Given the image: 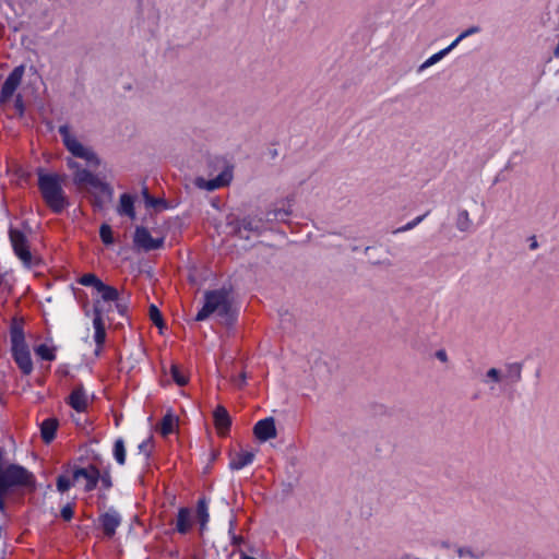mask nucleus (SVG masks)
<instances>
[{"instance_id": "nucleus-48", "label": "nucleus", "mask_w": 559, "mask_h": 559, "mask_svg": "<svg viewBox=\"0 0 559 559\" xmlns=\"http://www.w3.org/2000/svg\"><path fill=\"white\" fill-rule=\"evenodd\" d=\"M554 56H555L556 58H559V40H558L557 46H556V47H555V49H554Z\"/></svg>"}, {"instance_id": "nucleus-35", "label": "nucleus", "mask_w": 559, "mask_h": 559, "mask_svg": "<svg viewBox=\"0 0 559 559\" xmlns=\"http://www.w3.org/2000/svg\"><path fill=\"white\" fill-rule=\"evenodd\" d=\"M73 478L70 477V476H67V475H61L58 477L57 479V489L60 491V492H64L67 491L68 489L71 488V486L73 485Z\"/></svg>"}, {"instance_id": "nucleus-1", "label": "nucleus", "mask_w": 559, "mask_h": 559, "mask_svg": "<svg viewBox=\"0 0 559 559\" xmlns=\"http://www.w3.org/2000/svg\"><path fill=\"white\" fill-rule=\"evenodd\" d=\"M63 178L57 174H39L38 188L47 206L55 213L62 212L68 206L62 189Z\"/></svg>"}, {"instance_id": "nucleus-5", "label": "nucleus", "mask_w": 559, "mask_h": 559, "mask_svg": "<svg viewBox=\"0 0 559 559\" xmlns=\"http://www.w3.org/2000/svg\"><path fill=\"white\" fill-rule=\"evenodd\" d=\"M67 165L73 170V181L75 185L86 188L87 190H91L92 188H100L108 195L107 185L100 181L91 171L81 168L79 164L71 158L68 159Z\"/></svg>"}, {"instance_id": "nucleus-10", "label": "nucleus", "mask_w": 559, "mask_h": 559, "mask_svg": "<svg viewBox=\"0 0 559 559\" xmlns=\"http://www.w3.org/2000/svg\"><path fill=\"white\" fill-rule=\"evenodd\" d=\"M133 241L138 248L144 251H151L163 247L164 237L153 238L146 228L138 227L134 233Z\"/></svg>"}, {"instance_id": "nucleus-2", "label": "nucleus", "mask_w": 559, "mask_h": 559, "mask_svg": "<svg viewBox=\"0 0 559 559\" xmlns=\"http://www.w3.org/2000/svg\"><path fill=\"white\" fill-rule=\"evenodd\" d=\"M212 314H215L224 324H230L234 320V312L225 292H206L204 295V305L197 313L195 320L203 321Z\"/></svg>"}, {"instance_id": "nucleus-44", "label": "nucleus", "mask_w": 559, "mask_h": 559, "mask_svg": "<svg viewBox=\"0 0 559 559\" xmlns=\"http://www.w3.org/2000/svg\"><path fill=\"white\" fill-rule=\"evenodd\" d=\"M436 358L443 364H447L449 360L448 354L445 349H438L435 354Z\"/></svg>"}, {"instance_id": "nucleus-31", "label": "nucleus", "mask_w": 559, "mask_h": 559, "mask_svg": "<svg viewBox=\"0 0 559 559\" xmlns=\"http://www.w3.org/2000/svg\"><path fill=\"white\" fill-rule=\"evenodd\" d=\"M260 221H255L252 217H245L239 223V233L241 229L250 231H259L261 229Z\"/></svg>"}, {"instance_id": "nucleus-51", "label": "nucleus", "mask_w": 559, "mask_h": 559, "mask_svg": "<svg viewBox=\"0 0 559 559\" xmlns=\"http://www.w3.org/2000/svg\"><path fill=\"white\" fill-rule=\"evenodd\" d=\"M435 559H449V558H445V557H436Z\"/></svg>"}, {"instance_id": "nucleus-39", "label": "nucleus", "mask_w": 559, "mask_h": 559, "mask_svg": "<svg viewBox=\"0 0 559 559\" xmlns=\"http://www.w3.org/2000/svg\"><path fill=\"white\" fill-rule=\"evenodd\" d=\"M143 197H144L145 205L147 207H156L158 204L162 203V201L159 199L151 197L146 188L143 190Z\"/></svg>"}, {"instance_id": "nucleus-6", "label": "nucleus", "mask_w": 559, "mask_h": 559, "mask_svg": "<svg viewBox=\"0 0 559 559\" xmlns=\"http://www.w3.org/2000/svg\"><path fill=\"white\" fill-rule=\"evenodd\" d=\"M12 354L22 372L29 374L33 371V362L27 345L20 332L12 333Z\"/></svg>"}, {"instance_id": "nucleus-28", "label": "nucleus", "mask_w": 559, "mask_h": 559, "mask_svg": "<svg viewBox=\"0 0 559 559\" xmlns=\"http://www.w3.org/2000/svg\"><path fill=\"white\" fill-rule=\"evenodd\" d=\"M96 290L100 294L103 300L105 301H115L119 296V293L115 287L108 286L104 283H99V287Z\"/></svg>"}, {"instance_id": "nucleus-8", "label": "nucleus", "mask_w": 559, "mask_h": 559, "mask_svg": "<svg viewBox=\"0 0 559 559\" xmlns=\"http://www.w3.org/2000/svg\"><path fill=\"white\" fill-rule=\"evenodd\" d=\"M25 73V67L19 66L13 69V71L9 74L7 80L4 81L1 93H0V103L7 104L13 97L17 87L20 86L22 79Z\"/></svg>"}, {"instance_id": "nucleus-19", "label": "nucleus", "mask_w": 559, "mask_h": 559, "mask_svg": "<svg viewBox=\"0 0 559 559\" xmlns=\"http://www.w3.org/2000/svg\"><path fill=\"white\" fill-rule=\"evenodd\" d=\"M523 366L521 362H510L504 366L503 379L507 384H515L522 379Z\"/></svg>"}, {"instance_id": "nucleus-15", "label": "nucleus", "mask_w": 559, "mask_h": 559, "mask_svg": "<svg viewBox=\"0 0 559 559\" xmlns=\"http://www.w3.org/2000/svg\"><path fill=\"white\" fill-rule=\"evenodd\" d=\"M99 522L105 535L111 537L115 535L117 527L121 523V516L117 511L109 510L100 515Z\"/></svg>"}, {"instance_id": "nucleus-26", "label": "nucleus", "mask_w": 559, "mask_h": 559, "mask_svg": "<svg viewBox=\"0 0 559 559\" xmlns=\"http://www.w3.org/2000/svg\"><path fill=\"white\" fill-rule=\"evenodd\" d=\"M177 427V418L170 414H167L164 416L160 425H159V431L163 436H168L175 431Z\"/></svg>"}, {"instance_id": "nucleus-9", "label": "nucleus", "mask_w": 559, "mask_h": 559, "mask_svg": "<svg viewBox=\"0 0 559 559\" xmlns=\"http://www.w3.org/2000/svg\"><path fill=\"white\" fill-rule=\"evenodd\" d=\"M73 481L82 485L85 491L93 490L98 481L99 472L94 466L78 468L72 474Z\"/></svg>"}, {"instance_id": "nucleus-25", "label": "nucleus", "mask_w": 559, "mask_h": 559, "mask_svg": "<svg viewBox=\"0 0 559 559\" xmlns=\"http://www.w3.org/2000/svg\"><path fill=\"white\" fill-rule=\"evenodd\" d=\"M58 427V421L55 418H47L41 423L40 431L45 442L49 443L53 440Z\"/></svg>"}, {"instance_id": "nucleus-3", "label": "nucleus", "mask_w": 559, "mask_h": 559, "mask_svg": "<svg viewBox=\"0 0 559 559\" xmlns=\"http://www.w3.org/2000/svg\"><path fill=\"white\" fill-rule=\"evenodd\" d=\"M33 484V475L19 465L0 464V510L4 509V498L14 488Z\"/></svg>"}, {"instance_id": "nucleus-17", "label": "nucleus", "mask_w": 559, "mask_h": 559, "mask_svg": "<svg viewBox=\"0 0 559 559\" xmlns=\"http://www.w3.org/2000/svg\"><path fill=\"white\" fill-rule=\"evenodd\" d=\"M93 326H94V330H95L94 340H95L96 345H97L95 354L99 355V353L102 350V347H103V344L105 343V340H106V330H105V325H104V322H103V319H102V314H100V312L97 309H95V317L93 319Z\"/></svg>"}, {"instance_id": "nucleus-16", "label": "nucleus", "mask_w": 559, "mask_h": 559, "mask_svg": "<svg viewBox=\"0 0 559 559\" xmlns=\"http://www.w3.org/2000/svg\"><path fill=\"white\" fill-rule=\"evenodd\" d=\"M90 400L83 386L75 388L69 396V404L76 412H85L87 409Z\"/></svg>"}, {"instance_id": "nucleus-43", "label": "nucleus", "mask_w": 559, "mask_h": 559, "mask_svg": "<svg viewBox=\"0 0 559 559\" xmlns=\"http://www.w3.org/2000/svg\"><path fill=\"white\" fill-rule=\"evenodd\" d=\"M479 32H480V28H479L478 26H471V27H468L467 29H465L464 32H462V33L460 34V36H461V38H463V39H464V38H466V37H468V36H472V35H474V34H477V33H479Z\"/></svg>"}, {"instance_id": "nucleus-40", "label": "nucleus", "mask_w": 559, "mask_h": 559, "mask_svg": "<svg viewBox=\"0 0 559 559\" xmlns=\"http://www.w3.org/2000/svg\"><path fill=\"white\" fill-rule=\"evenodd\" d=\"M469 225V215L467 211H462L459 214V228L461 230L466 229V227Z\"/></svg>"}, {"instance_id": "nucleus-12", "label": "nucleus", "mask_w": 559, "mask_h": 559, "mask_svg": "<svg viewBox=\"0 0 559 559\" xmlns=\"http://www.w3.org/2000/svg\"><path fill=\"white\" fill-rule=\"evenodd\" d=\"M253 433L255 438L261 442H265L270 439L275 438L277 431L274 418L266 417L264 419L259 420L253 427Z\"/></svg>"}, {"instance_id": "nucleus-33", "label": "nucleus", "mask_w": 559, "mask_h": 559, "mask_svg": "<svg viewBox=\"0 0 559 559\" xmlns=\"http://www.w3.org/2000/svg\"><path fill=\"white\" fill-rule=\"evenodd\" d=\"M443 58H444V56H443V52H441V50L433 53L418 67V72L425 71L426 69H428V68L432 67L433 64L438 63L439 61H441Z\"/></svg>"}, {"instance_id": "nucleus-11", "label": "nucleus", "mask_w": 559, "mask_h": 559, "mask_svg": "<svg viewBox=\"0 0 559 559\" xmlns=\"http://www.w3.org/2000/svg\"><path fill=\"white\" fill-rule=\"evenodd\" d=\"M233 174L229 169H225L217 177L206 180L202 177H197L193 181L194 186L199 189L206 191H214L219 188L226 187L231 181Z\"/></svg>"}, {"instance_id": "nucleus-22", "label": "nucleus", "mask_w": 559, "mask_h": 559, "mask_svg": "<svg viewBox=\"0 0 559 559\" xmlns=\"http://www.w3.org/2000/svg\"><path fill=\"white\" fill-rule=\"evenodd\" d=\"M192 526L191 511L188 508H181L178 511L176 520V530L180 534H186Z\"/></svg>"}, {"instance_id": "nucleus-37", "label": "nucleus", "mask_w": 559, "mask_h": 559, "mask_svg": "<svg viewBox=\"0 0 559 559\" xmlns=\"http://www.w3.org/2000/svg\"><path fill=\"white\" fill-rule=\"evenodd\" d=\"M148 314H150V319L156 326H158V328L163 326L162 313L159 312L158 308L155 305L150 306Z\"/></svg>"}, {"instance_id": "nucleus-24", "label": "nucleus", "mask_w": 559, "mask_h": 559, "mask_svg": "<svg viewBox=\"0 0 559 559\" xmlns=\"http://www.w3.org/2000/svg\"><path fill=\"white\" fill-rule=\"evenodd\" d=\"M117 211L120 215H126V216L130 217L131 219H134L135 212H134L133 198L127 193L122 194L120 197V203H119Z\"/></svg>"}, {"instance_id": "nucleus-45", "label": "nucleus", "mask_w": 559, "mask_h": 559, "mask_svg": "<svg viewBox=\"0 0 559 559\" xmlns=\"http://www.w3.org/2000/svg\"><path fill=\"white\" fill-rule=\"evenodd\" d=\"M15 109L19 111L20 115H23L24 112V104L21 95H17L15 97L14 102Z\"/></svg>"}, {"instance_id": "nucleus-27", "label": "nucleus", "mask_w": 559, "mask_h": 559, "mask_svg": "<svg viewBox=\"0 0 559 559\" xmlns=\"http://www.w3.org/2000/svg\"><path fill=\"white\" fill-rule=\"evenodd\" d=\"M198 519L200 521L201 530H204L209 522V504L205 499H200L197 507Z\"/></svg>"}, {"instance_id": "nucleus-42", "label": "nucleus", "mask_w": 559, "mask_h": 559, "mask_svg": "<svg viewBox=\"0 0 559 559\" xmlns=\"http://www.w3.org/2000/svg\"><path fill=\"white\" fill-rule=\"evenodd\" d=\"M461 40H463V38H461V36L459 35L448 47L441 50V52H443V56L445 57L448 53H450L459 45Z\"/></svg>"}, {"instance_id": "nucleus-34", "label": "nucleus", "mask_w": 559, "mask_h": 559, "mask_svg": "<svg viewBox=\"0 0 559 559\" xmlns=\"http://www.w3.org/2000/svg\"><path fill=\"white\" fill-rule=\"evenodd\" d=\"M79 283L84 286H94L96 289L99 287V283H103L99 278H97L94 274L87 273L84 274Z\"/></svg>"}, {"instance_id": "nucleus-18", "label": "nucleus", "mask_w": 559, "mask_h": 559, "mask_svg": "<svg viewBox=\"0 0 559 559\" xmlns=\"http://www.w3.org/2000/svg\"><path fill=\"white\" fill-rule=\"evenodd\" d=\"M214 424L217 429V432L224 436L230 426V417L228 412L223 406H217L213 413Z\"/></svg>"}, {"instance_id": "nucleus-36", "label": "nucleus", "mask_w": 559, "mask_h": 559, "mask_svg": "<svg viewBox=\"0 0 559 559\" xmlns=\"http://www.w3.org/2000/svg\"><path fill=\"white\" fill-rule=\"evenodd\" d=\"M102 241L105 245H111L114 242L112 231L109 225L103 224L99 229Z\"/></svg>"}, {"instance_id": "nucleus-14", "label": "nucleus", "mask_w": 559, "mask_h": 559, "mask_svg": "<svg viewBox=\"0 0 559 559\" xmlns=\"http://www.w3.org/2000/svg\"><path fill=\"white\" fill-rule=\"evenodd\" d=\"M489 551V546L485 543H474L457 548L456 554L461 559H481Z\"/></svg>"}, {"instance_id": "nucleus-21", "label": "nucleus", "mask_w": 559, "mask_h": 559, "mask_svg": "<svg viewBox=\"0 0 559 559\" xmlns=\"http://www.w3.org/2000/svg\"><path fill=\"white\" fill-rule=\"evenodd\" d=\"M483 382L490 391H495L498 384L504 383L503 371L495 367L489 368L484 376Z\"/></svg>"}, {"instance_id": "nucleus-4", "label": "nucleus", "mask_w": 559, "mask_h": 559, "mask_svg": "<svg viewBox=\"0 0 559 559\" xmlns=\"http://www.w3.org/2000/svg\"><path fill=\"white\" fill-rule=\"evenodd\" d=\"M59 134L67 150L76 158L85 160L90 167H98L100 160L96 153L87 145L83 144L71 131L68 124L59 127Z\"/></svg>"}, {"instance_id": "nucleus-49", "label": "nucleus", "mask_w": 559, "mask_h": 559, "mask_svg": "<svg viewBox=\"0 0 559 559\" xmlns=\"http://www.w3.org/2000/svg\"><path fill=\"white\" fill-rule=\"evenodd\" d=\"M240 559H255L253 557H250V556H247V555H241V558Z\"/></svg>"}, {"instance_id": "nucleus-13", "label": "nucleus", "mask_w": 559, "mask_h": 559, "mask_svg": "<svg viewBox=\"0 0 559 559\" xmlns=\"http://www.w3.org/2000/svg\"><path fill=\"white\" fill-rule=\"evenodd\" d=\"M292 214V200L284 199L275 202L266 212V219L285 221Z\"/></svg>"}, {"instance_id": "nucleus-38", "label": "nucleus", "mask_w": 559, "mask_h": 559, "mask_svg": "<svg viewBox=\"0 0 559 559\" xmlns=\"http://www.w3.org/2000/svg\"><path fill=\"white\" fill-rule=\"evenodd\" d=\"M424 217H425V215L417 216L413 221L408 222L406 225L397 228L394 233H404V231L413 229L414 227H416L424 219Z\"/></svg>"}, {"instance_id": "nucleus-30", "label": "nucleus", "mask_w": 559, "mask_h": 559, "mask_svg": "<svg viewBox=\"0 0 559 559\" xmlns=\"http://www.w3.org/2000/svg\"><path fill=\"white\" fill-rule=\"evenodd\" d=\"M114 457L120 464L126 462V447L122 439H117L114 444Z\"/></svg>"}, {"instance_id": "nucleus-7", "label": "nucleus", "mask_w": 559, "mask_h": 559, "mask_svg": "<svg viewBox=\"0 0 559 559\" xmlns=\"http://www.w3.org/2000/svg\"><path fill=\"white\" fill-rule=\"evenodd\" d=\"M10 240L14 250V253L17 258L23 262V264L29 267L33 264V257L28 249L27 239L25 235L17 230L11 228L9 231Z\"/></svg>"}, {"instance_id": "nucleus-32", "label": "nucleus", "mask_w": 559, "mask_h": 559, "mask_svg": "<svg viewBox=\"0 0 559 559\" xmlns=\"http://www.w3.org/2000/svg\"><path fill=\"white\" fill-rule=\"evenodd\" d=\"M173 380L180 386L186 385L188 383V378L183 373V371L177 366L173 365L170 368Z\"/></svg>"}, {"instance_id": "nucleus-29", "label": "nucleus", "mask_w": 559, "mask_h": 559, "mask_svg": "<svg viewBox=\"0 0 559 559\" xmlns=\"http://www.w3.org/2000/svg\"><path fill=\"white\" fill-rule=\"evenodd\" d=\"M35 354L39 356L44 360H55L56 354H55V347L49 346L47 344H40L35 347Z\"/></svg>"}, {"instance_id": "nucleus-23", "label": "nucleus", "mask_w": 559, "mask_h": 559, "mask_svg": "<svg viewBox=\"0 0 559 559\" xmlns=\"http://www.w3.org/2000/svg\"><path fill=\"white\" fill-rule=\"evenodd\" d=\"M108 195L100 188H92L87 190L93 195V204L95 207L102 210L112 198V190L107 185Z\"/></svg>"}, {"instance_id": "nucleus-50", "label": "nucleus", "mask_w": 559, "mask_h": 559, "mask_svg": "<svg viewBox=\"0 0 559 559\" xmlns=\"http://www.w3.org/2000/svg\"><path fill=\"white\" fill-rule=\"evenodd\" d=\"M104 483L106 484V486H109V481L107 479H104Z\"/></svg>"}, {"instance_id": "nucleus-41", "label": "nucleus", "mask_w": 559, "mask_h": 559, "mask_svg": "<svg viewBox=\"0 0 559 559\" xmlns=\"http://www.w3.org/2000/svg\"><path fill=\"white\" fill-rule=\"evenodd\" d=\"M73 509L70 504H67L61 509V516L66 521H70L73 518Z\"/></svg>"}, {"instance_id": "nucleus-46", "label": "nucleus", "mask_w": 559, "mask_h": 559, "mask_svg": "<svg viewBox=\"0 0 559 559\" xmlns=\"http://www.w3.org/2000/svg\"><path fill=\"white\" fill-rule=\"evenodd\" d=\"M148 448H150V440H145L139 444L140 452H143L145 456L148 455V451H150Z\"/></svg>"}, {"instance_id": "nucleus-20", "label": "nucleus", "mask_w": 559, "mask_h": 559, "mask_svg": "<svg viewBox=\"0 0 559 559\" xmlns=\"http://www.w3.org/2000/svg\"><path fill=\"white\" fill-rule=\"evenodd\" d=\"M254 453L249 451H240L235 453L229 462V467L231 469H241L247 465H250L253 462Z\"/></svg>"}, {"instance_id": "nucleus-47", "label": "nucleus", "mask_w": 559, "mask_h": 559, "mask_svg": "<svg viewBox=\"0 0 559 559\" xmlns=\"http://www.w3.org/2000/svg\"><path fill=\"white\" fill-rule=\"evenodd\" d=\"M246 382V373L241 372L237 379H235V383L241 386Z\"/></svg>"}]
</instances>
